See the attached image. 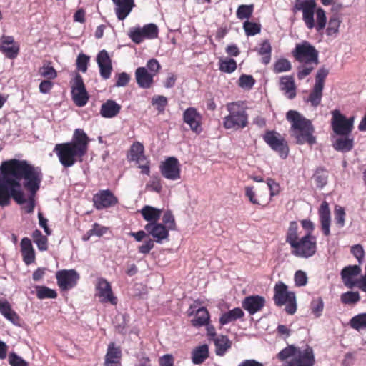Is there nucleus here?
Segmentation results:
<instances>
[{"label": "nucleus", "mask_w": 366, "mask_h": 366, "mask_svg": "<svg viewBox=\"0 0 366 366\" xmlns=\"http://www.w3.org/2000/svg\"><path fill=\"white\" fill-rule=\"evenodd\" d=\"M0 206L10 204L12 197L18 204L26 202L24 194L20 190V181L24 179V187L34 196L40 187L43 174L39 167L29 164L26 160L11 159L4 161L0 167Z\"/></svg>", "instance_id": "obj_1"}, {"label": "nucleus", "mask_w": 366, "mask_h": 366, "mask_svg": "<svg viewBox=\"0 0 366 366\" xmlns=\"http://www.w3.org/2000/svg\"><path fill=\"white\" fill-rule=\"evenodd\" d=\"M89 138L82 129H76L71 141L56 144L54 152L64 168L81 162L89 149Z\"/></svg>", "instance_id": "obj_2"}, {"label": "nucleus", "mask_w": 366, "mask_h": 366, "mask_svg": "<svg viewBox=\"0 0 366 366\" xmlns=\"http://www.w3.org/2000/svg\"><path fill=\"white\" fill-rule=\"evenodd\" d=\"M298 229L299 227L297 222H290L285 241L290 245L291 253L294 256L301 258L311 257L317 252L316 237L312 234H305L300 238Z\"/></svg>", "instance_id": "obj_3"}, {"label": "nucleus", "mask_w": 366, "mask_h": 366, "mask_svg": "<svg viewBox=\"0 0 366 366\" xmlns=\"http://www.w3.org/2000/svg\"><path fill=\"white\" fill-rule=\"evenodd\" d=\"M286 117L291 124L290 135L295 139L297 144L310 146L316 144L315 127L310 119L295 110L287 112Z\"/></svg>", "instance_id": "obj_4"}, {"label": "nucleus", "mask_w": 366, "mask_h": 366, "mask_svg": "<svg viewBox=\"0 0 366 366\" xmlns=\"http://www.w3.org/2000/svg\"><path fill=\"white\" fill-rule=\"evenodd\" d=\"M292 56L302 64L297 68V76L302 80L309 76L319 64V52L309 41L297 44L292 51Z\"/></svg>", "instance_id": "obj_5"}, {"label": "nucleus", "mask_w": 366, "mask_h": 366, "mask_svg": "<svg viewBox=\"0 0 366 366\" xmlns=\"http://www.w3.org/2000/svg\"><path fill=\"white\" fill-rule=\"evenodd\" d=\"M276 357L280 362L285 361L284 366H314L315 364L313 350L309 346L301 350L290 345L277 353Z\"/></svg>", "instance_id": "obj_6"}, {"label": "nucleus", "mask_w": 366, "mask_h": 366, "mask_svg": "<svg viewBox=\"0 0 366 366\" xmlns=\"http://www.w3.org/2000/svg\"><path fill=\"white\" fill-rule=\"evenodd\" d=\"M316 2L315 0H306L303 3L295 4L293 11H302V19L306 26L312 29L315 27L317 31H322L326 25L327 17L325 11L322 8L315 10Z\"/></svg>", "instance_id": "obj_7"}, {"label": "nucleus", "mask_w": 366, "mask_h": 366, "mask_svg": "<svg viewBox=\"0 0 366 366\" xmlns=\"http://www.w3.org/2000/svg\"><path fill=\"white\" fill-rule=\"evenodd\" d=\"M228 114L222 119L223 127L233 131L242 130L249 124L248 114L242 102H232L226 104Z\"/></svg>", "instance_id": "obj_8"}, {"label": "nucleus", "mask_w": 366, "mask_h": 366, "mask_svg": "<svg viewBox=\"0 0 366 366\" xmlns=\"http://www.w3.org/2000/svg\"><path fill=\"white\" fill-rule=\"evenodd\" d=\"M273 300L277 306L285 305V311L289 315H293L297 310L295 294L288 291L287 286L282 282L275 285Z\"/></svg>", "instance_id": "obj_9"}, {"label": "nucleus", "mask_w": 366, "mask_h": 366, "mask_svg": "<svg viewBox=\"0 0 366 366\" xmlns=\"http://www.w3.org/2000/svg\"><path fill=\"white\" fill-rule=\"evenodd\" d=\"M328 74L329 70L325 67H321L317 70V72L315 75V83L307 98L306 99V102H310V104L314 107H317L321 103L323 95L325 81Z\"/></svg>", "instance_id": "obj_10"}, {"label": "nucleus", "mask_w": 366, "mask_h": 366, "mask_svg": "<svg viewBox=\"0 0 366 366\" xmlns=\"http://www.w3.org/2000/svg\"><path fill=\"white\" fill-rule=\"evenodd\" d=\"M355 117L347 118L337 109L332 112L331 126L333 132L340 136H348L353 130Z\"/></svg>", "instance_id": "obj_11"}, {"label": "nucleus", "mask_w": 366, "mask_h": 366, "mask_svg": "<svg viewBox=\"0 0 366 366\" xmlns=\"http://www.w3.org/2000/svg\"><path fill=\"white\" fill-rule=\"evenodd\" d=\"M262 138L272 150L279 154L281 158L287 157L290 149L287 141L280 133L274 130H267Z\"/></svg>", "instance_id": "obj_12"}, {"label": "nucleus", "mask_w": 366, "mask_h": 366, "mask_svg": "<svg viewBox=\"0 0 366 366\" xmlns=\"http://www.w3.org/2000/svg\"><path fill=\"white\" fill-rule=\"evenodd\" d=\"M71 99L77 107H81L85 106L89 99V95L86 89L85 84L82 76L79 74H76L71 86Z\"/></svg>", "instance_id": "obj_13"}, {"label": "nucleus", "mask_w": 366, "mask_h": 366, "mask_svg": "<svg viewBox=\"0 0 366 366\" xmlns=\"http://www.w3.org/2000/svg\"><path fill=\"white\" fill-rule=\"evenodd\" d=\"M159 29L154 24H148L143 27H135L129 31V36L135 44L142 43L144 39H153L158 37Z\"/></svg>", "instance_id": "obj_14"}, {"label": "nucleus", "mask_w": 366, "mask_h": 366, "mask_svg": "<svg viewBox=\"0 0 366 366\" xmlns=\"http://www.w3.org/2000/svg\"><path fill=\"white\" fill-rule=\"evenodd\" d=\"M93 204L97 210H102L115 207L119 199L110 189H101L94 194Z\"/></svg>", "instance_id": "obj_15"}, {"label": "nucleus", "mask_w": 366, "mask_h": 366, "mask_svg": "<svg viewBox=\"0 0 366 366\" xmlns=\"http://www.w3.org/2000/svg\"><path fill=\"white\" fill-rule=\"evenodd\" d=\"M178 159L171 157L162 162L159 166L162 175L169 180L175 181L181 177V167Z\"/></svg>", "instance_id": "obj_16"}, {"label": "nucleus", "mask_w": 366, "mask_h": 366, "mask_svg": "<svg viewBox=\"0 0 366 366\" xmlns=\"http://www.w3.org/2000/svg\"><path fill=\"white\" fill-rule=\"evenodd\" d=\"M56 278L60 289L68 290L76 285L80 277L75 269H62L56 272Z\"/></svg>", "instance_id": "obj_17"}, {"label": "nucleus", "mask_w": 366, "mask_h": 366, "mask_svg": "<svg viewBox=\"0 0 366 366\" xmlns=\"http://www.w3.org/2000/svg\"><path fill=\"white\" fill-rule=\"evenodd\" d=\"M96 290L102 303L110 302L113 305L117 304V298L114 295L110 283L104 278H99L96 284Z\"/></svg>", "instance_id": "obj_18"}, {"label": "nucleus", "mask_w": 366, "mask_h": 366, "mask_svg": "<svg viewBox=\"0 0 366 366\" xmlns=\"http://www.w3.org/2000/svg\"><path fill=\"white\" fill-rule=\"evenodd\" d=\"M183 121L189 126L190 129L199 134L202 130V115L194 107H189L183 113Z\"/></svg>", "instance_id": "obj_19"}, {"label": "nucleus", "mask_w": 366, "mask_h": 366, "mask_svg": "<svg viewBox=\"0 0 366 366\" xmlns=\"http://www.w3.org/2000/svg\"><path fill=\"white\" fill-rule=\"evenodd\" d=\"M0 41V51L8 59H15L19 53L20 46L19 44L15 41L14 36L3 35Z\"/></svg>", "instance_id": "obj_20"}, {"label": "nucleus", "mask_w": 366, "mask_h": 366, "mask_svg": "<svg viewBox=\"0 0 366 366\" xmlns=\"http://www.w3.org/2000/svg\"><path fill=\"white\" fill-rule=\"evenodd\" d=\"M148 234L153 237L155 242L161 244L169 237V231L163 224L158 222L148 223L144 227Z\"/></svg>", "instance_id": "obj_21"}, {"label": "nucleus", "mask_w": 366, "mask_h": 366, "mask_svg": "<svg viewBox=\"0 0 366 366\" xmlns=\"http://www.w3.org/2000/svg\"><path fill=\"white\" fill-rule=\"evenodd\" d=\"M97 62L102 78L104 79H109L112 71V59L106 50H102L98 53Z\"/></svg>", "instance_id": "obj_22"}, {"label": "nucleus", "mask_w": 366, "mask_h": 366, "mask_svg": "<svg viewBox=\"0 0 366 366\" xmlns=\"http://www.w3.org/2000/svg\"><path fill=\"white\" fill-rule=\"evenodd\" d=\"M122 355L121 347L114 342H110L104 357V366H122Z\"/></svg>", "instance_id": "obj_23"}, {"label": "nucleus", "mask_w": 366, "mask_h": 366, "mask_svg": "<svg viewBox=\"0 0 366 366\" xmlns=\"http://www.w3.org/2000/svg\"><path fill=\"white\" fill-rule=\"evenodd\" d=\"M321 229L325 236L330 235L331 212L329 204L323 201L318 209Z\"/></svg>", "instance_id": "obj_24"}, {"label": "nucleus", "mask_w": 366, "mask_h": 366, "mask_svg": "<svg viewBox=\"0 0 366 366\" xmlns=\"http://www.w3.org/2000/svg\"><path fill=\"white\" fill-rule=\"evenodd\" d=\"M242 305L250 315H254L264 307L265 300L259 295H251L245 297Z\"/></svg>", "instance_id": "obj_25"}, {"label": "nucleus", "mask_w": 366, "mask_h": 366, "mask_svg": "<svg viewBox=\"0 0 366 366\" xmlns=\"http://www.w3.org/2000/svg\"><path fill=\"white\" fill-rule=\"evenodd\" d=\"M115 7V13L119 20H124L135 6L134 0H112Z\"/></svg>", "instance_id": "obj_26"}, {"label": "nucleus", "mask_w": 366, "mask_h": 366, "mask_svg": "<svg viewBox=\"0 0 366 366\" xmlns=\"http://www.w3.org/2000/svg\"><path fill=\"white\" fill-rule=\"evenodd\" d=\"M154 74L149 73L145 67H138L135 71V78L138 86L143 89H149L154 83Z\"/></svg>", "instance_id": "obj_27"}, {"label": "nucleus", "mask_w": 366, "mask_h": 366, "mask_svg": "<svg viewBox=\"0 0 366 366\" xmlns=\"http://www.w3.org/2000/svg\"><path fill=\"white\" fill-rule=\"evenodd\" d=\"M0 313L14 325H19L20 317L6 299L0 298Z\"/></svg>", "instance_id": "obj_28"}, {"label": "nucleus", "mask_w": 366, "mask_h": 366, "mask_svg": "<svg viewBox=\"0 0 366 366\" xmlns=\"http://www.w3.org/2000/svg\"><path fill=\"white\" fill-rule=\"evenodd\" d=\"M21 252L23 260L26 265H29L35 261V251L30 239L24 237L21 241Z\"/></svg>", "instance_id": "obj_29"}, {"label": "nucleus", "mask_w": 366, "mask_h": 366, "mask_svg": "<svg viewBox=\"0 0 366 366\" xmlns=\"http://www.w3.org/2000/svg\"><path fill=\"white\" fill-rule=\"evenodd\" d=\"M361 268L359 265H349L345 267L341 271V277L344 284L347 287H352L354 282L352 278L358 276L361 273Z\"/></svg>", "instance_id": "obj_30"}, {"label": "nucleus", "mask_w": 366, "mask_h": 366, "mask_svg": "<svg viewBox=\"0 0 366 366\" xmlns=\"http://www.w3.org/2000/svg\"><path fill=\"white\" fill-rule=\"evenodd\" d=\"M121 105L112 99L107 100L100 108V114L104 118H113L118 115L121 110Z\"/></svg>", "instance_id": "obj_31"}, {"label": "nucleus", "mask_w": 366, "mask_h": 366, "mask_svg": "<svg viewBox=\"0 0 366 366\" xmlns=\"http://www.w3.org/2000/svg\"><path fill=\"white\" fill-rule=\"evenodd\" d=\"M280 89L292 99L296 96V86L292 76H285L280 79Z\"/></svg>", "instance_id": "obj_32"}, {"label": "nucleus", "mask_w": 366, "mask_h": 366, "mask_svg": "<svg viewBox=\"0 0 366 366\" xmlns=\"http://www.w3.org/2000/svg\"><path fill=\"white\" fill-rule=\"evenodd\" d=\"M210 322V315L207 309L204 307L199 308L195 314L194 317L191 320V324L195 327H200L207 325Z\"/></svg>", "instance_id": "obj_33"}, {"label": "nucleus", "mask_w": 366, "mask_h": 366, "mask_svg": "<svg viewBox=\"0 0 366 366\" xmlns=\"http://www.w3.org/2000/svg\"><path fill=\"white\" fill-rule=\"evenodd\" d=\"M209 357V347L202 345L195 347L192 352V361L195 365L203 363Z\"/></svg>", "instance_id": "obj_34"}, {"label": "nucleus", "mask_w": 366, "mask_h": 366, "mask_svg": "<svg viewBox=\"0 0 366 366\" xmlns=\"http://www.w3.org/2000/svg\"><path fill=\"white\" fill-rule=\"evenodd\" d=\"M215 352L218 356H223L226 352L231 348L232 341L226 335H220L214 338Z\"/></svg>", "instance_id": "obj_35"}, {"label": "nucleus", "mask_w": 366, "mask_h": 366, "mask_svg": "<svg viewBox=\"0 0 366 366\" xmlns=\"http://www.w3.org/2000/svg\"><path fill=\"white\" fill-rule=\"evenodd\" d=\"M244 316L243 310L239 307H235L223 313L219 318V323L221 325H224L231 322L236 321L237 319L242 318Z\"/></svg>", "instance_id": "obj_36"}, {"label": "nucleus", "mask_w": 366, "mask_h": 366, "mask_svg": "<svg viewBox=\"0 0 366 366\" xmlns=\"http://www.w3.org/2000/svg\"><path fill=\"white\" fill-rule=\"evenodd\" d=\"M354 146V140L349 138L348 136H344L337 138L332 144L333 148L338 152H348L351 151Z\"/></svg>", "instance_id": "obj_37"}, {"label": "nucleus", "mask_w": 366, "mask_h": 366, "mask_svg": "<svg viewBox=\"0 0 366 366\" xmlns=\"http://www.w3.org/2000/svg\"><path fill=\"white\" fill-rule=\"evenodd\" d=\"M144 220L151 222H157L162 214V210L151 206L146 205L140 211Z\"/></svg>", "instance_id": "obj_38"}, {"label": "nucleus", "mask_w": 366, "mask_h": 366, "mask_svg": "<svg viewBox=\"0 0 366 366\" xmlns=\"http://www.w3.org/2000/svg\"><path fill=\"white\" fill-rule=\"evenodd\" d=\"M258 53L259 55L262 56V63L267 65L270 62L271 60V53H272V46L269 41L266 39L262 41L260 44V47L258 50Z\"/></svg>", "instance_id": "obj_39"}, {"label": "nucleus", "mask_w": 366, "mask_h": 366, "mask_svg": "<svg viewBox=\"0 0 366 366\" xmlns=\"http://www.w3.org/2000/svg\"><path fill=\"white\" fill-rule=\"evenodd\" d=\"M32 237L39 250L46 251L48 249V239L46 236L42 234L40 230L35 229L33 232Z\"/></svg>", "instance_id": "obj_40"}, {"label": "nucleus", "mask_w": 366, "mask_h": 366, "mask_svg": "<svg viewBox=\"0 0 366 366\" xmlns=\"http://www.w3.org/2000/svg\"><path fill=\"white\" fill-rule=\"evenodd\" d=\"M350 325L357 331L366 330V312L358 314L352 317L350 320Z\"/></svg>", "instance_id": "obj_41"}, {"label": "nucleus", "mask_w": 366, "mask_h": 366, "mask_svg": "<svg viewBox=\"0 0 366 366\" xmlns=\"http://www.w3.org/2000/svg\"><path fill=\"white\" fill-rule=\"evenodd\" d=\"M341 23L342 20L338 16L333 15L330 17L326 29V34L327 36L336 35L339 32V28Z\"/></svg>", "instance_id": "obj_42"}, {"label": "nucleus", "mask_w": 366, "mask_h": 366, "mask_svg": "<svg viewBox=\"0 0 366 366\" xmlns=\"http://www.w3.org/2000/svg\"><path fill=\"white\" fill-rule=\"evenodd\" d=\"M36 297L40 299H55L57 297V292L56 290L47 287L46 286H37Z\"/></svg>", "instance_id": "obj_43"}, {"label": "nucleus", "mask_w": 366, "mask_h": 366, "mask_svg": "<svg viewBox=\"0 0 366 366\" xmlns=\"http://www.w3.org/2000/svg\"><path fill=\"white\" fill-rule=\"evenodd\" d=\"M340 300L345 305H355L360 300L358 292L348 291L340 295Z\"/></svg>", "instance_id": "obj_44"}, {"label": "nucleus", "mask_w": 366, "mask_h": 366, "mask_svg": "<svg viewBox=\"0 0 366 366\" xmlns=\"http://www.w3.org/2000/svg\"><path fill=\"white\" fill-rule=\"evenodd\" d=\"M237 69V62L234 59L227 58L219 60V70L222 72L231 74Z\"/></svg>", "instance_id": "obj_45"}, {"label": "nucleus", "mask_w": 366, "mask_h": 366, "mask_svg": "<svg viewBox=\"0 0 366 366\" xmlns=\"http://www.w3.org/2000/svg\"><path fill=\"white\" fill-rule=\"evenodd\" d=\"M254 8V4H242L239 6L236 11L237 17L241 20L244 19H249L253 14Z\"/></svg>", "instance_id": "obj_46"}, {"label": "nucleus", "mask_w": 366, "mask_h": 366, "mask_svg": "<svg viewBox=\"0 0 366 366\" xmlns=\"http://www.w3.org/2000/svg\"><path fill=\"white\" fill-rule=\"evenodd\" d=\"M144 155V148L142 143L139 142H134L129 150V160L134 161Z\"/></svg>", "instance_id": "obj_47"}, {"label": "nucleus", "mask_w": 366, "mask_h": 366, "mask_svg": "<svg viewBox=\"0 0 366 366\" xmlns=\"http://www.w3.org/2000/svg\"><path fill=\"white\" fill-rule=\"evenodd\" d=\"M152 104L155 107L159 114L164 113L168 104L167 97L162 95L154 96L152 99Z\"/></svg>", "instance_id": "obj_48"}, {"label": "nucleus", "mask_w": 366, "mask_h": 366, "mask_svg": "<svg viewBox=\"0 0 366 366\" xmlns=\"http://www.w3.org/2000/svg\"><path fill=\"white\" fill-rule=\"evenodd\" d=\"M313 179L316 186L319 188H322L327 182V172L323 169H317L313 175Z\"/></svg>", "instance_id": "obj_49"}, {"label": "nucleus", "mask_w": 366, "mask_h": 366, "mask_svg": "<svg viewBox=\"0 0 366 366\" xmlns=\"http://www.w3.org/2000/svg\"><path fill=\"white\" fill-rule=\"evenodd\" d=\"M292 69L291 63L287 59H280L274 64L273 71L278 74L285 71H289Z\"/></svg>", "instance_id": "obj_50"}, {"label": "nucleus", "mask_w": 366, "mask_h": 366, "mask_svg": "<svg viewBox=\"0 0 366 366\" xmlns=\"http://www.w3.org/2000/svg\"><path fill=\"white\" fill-rule=\"evenodd\" d=\"M243 29L247 36H254L261 31V25L259 24L246 21L243 24Z\"/></svg>", "instance_id": "obj_51"}, {"label": "nucleus", "mask_w": 366, "mask_h": 366, "mask_svg": "<svg viewBox=\"0 0 366 366\" xmlns=\"http://www.w3.org/2000/svg\"><path fill=\"white\" fill-rule=\"evenodd\" d=\"M255 84V79L252 75L242 74L240 76L238 85L239 87L250 89Z\"/></svg>", "instance_id": "obj_52"}, {"label": "nucleus", "mask_w": 366, "mask_h": 366, "mask_svg": "<svg viewBox=\"0 0 366 366\" xmlns=\"http://www.w3.org/2000/svg\"><path fill=\"white\" fill-rule=\"evenodd\" d=\"M310 308L315 317H320L324 309V302L322 299L321 297H318L313 300L311 302Z\"/></svg>", "instance_id": "obj_53"}, {"label": "nucleus", "mask_w": 366, "mask_h": 366, "mask_svg": "<svg viewBox=\"0 0 366 366\" xmlns=\"http://www.w3.org/2000/svg\"><path fill=\"white\" fill-rule=\"evenodd\" d=\"M267 184L269 189L270 198H269V200L267 201L264 205H263V207L267 206L269 204V202H270L272 197L279 194V193L280 192V186L274 179H273L272 178H268L267 179Z\"/></svg>", "instance_id": "obj_54"}, {"label": "nucleus", "mask_w": 366, "mask_h": 366, "mask_svg": "<svg viewBox=\"0 0 366 366\" xmlns=\"http://www.w3.org/2000/svg\"><path fill=\"white\" fill-rule=\"evenodd\" d=\"M345 212L343 207L336 206L335 208V221L337 226L342 228L345 225Z\"/></svg>", "instance_id": "obj_55"}, {"label": "nucleus", "mask_w": 366, "mask_h": 366, "mask_svg": "<svg viewBox=\"0 0 366 366\" xmlns=\"http://www.w3.org/2000/svg\"><path fill=\"white\" fill-rule=\"evenodd\" d=\"M106 232H107L106 227H102L97 223H94L93 224L92 228L87 232V233H86L87 237L84 236L83 237V239L88 240L89 239V237L93 235H96L97 237H101L103 234H104L106 233Z\"/></svg>", "instance_id": "obj_56"}, {"label": "nucleus", "mask_w": 366, "mask_h": 366, "mask_svg": "<svg viewBox=\"0 0 366 366\" xmlns=\"http://www.w3.org/2000/svg\"><path fill=\"white\" fill-rule=\"evenodd\" d=\"M39 74L41 76L48 79H54L57 76V73L54 68L49 64L41 67L39 69Z\"/></svg>", "instance_id": "obj_57"}, {"label": "nucleus", "mask_w": 366, "mask_h": 366, "mask_svg": "<svg viewBox=\"0 0 366 366\" xmlns=\"http://www.w3.org/2000/svg\"><path fill=\"white\" fill-rule=\"evenodd\" d=\"M163 224L167 227L168 231L175 229L176 223L174 215L171 211L164 212L162 217Z\"/></svg>", "instance_id": "obj_58"}, {"label": "nucleus", "mask_w": 366, "mask_h": 366, "mask_svg": "<svg viewBox=\"0 0 366 366\" xmlns=\"http://www.w3.org/2000/svg\"><path fill=\"white\" fill-rule=\"evenodd\" d=\"M134 162L139 164V167L141 169V173L147 175L150 174V162L147 159V157L144 155L138 159H135Z\"/></svg>", "instance_id": "obj_59"}, {"label": "nucleus", "mask_w": 366, "mask_h": 366, "mask_svg": "<svg viewBox=\"0 0 366 366\" xmlns=\"http://www.w3.org/2000/svg\"><path fill=\"white\" fill-rule=\"evenodd\" d=\"M89 62V56L84 54H80L77 56L76 66L79 71L86 72L87 71L88 64Z\"/></svg>", "instance_id": "obj_60"}, {"label": "nucleus", "mask_w": 366, "mask_h": 366, "mask_svg": "<svg viewBox=\"0 0 366 366\" xmlns=\"http://www.w3.org/2000/svg\"><path fill=\"white\" fill-rule=\"evenodd\" d=\"M147 188L151 191L159 193L162 189L161 179L157 176L152 177L150 182L147 184Z\"/></svg>", "instance_id": "obj_61"}, {"label": "nucleus", "mask_w": 366, "mask_h": 366, "mask_svg": "<svg viewBox=\"0 0 366 366\" xmlns=\"http://www.w3.org/2000/svg\"><path fill=\"white\" fill-rule=\"evenodd\" d=\"M9 363L11 366H28L27 362L15 352H11L9 355Z\"/></svg>", "instance_id": "obj_62"}, {"label": "nucleus", "mask_w": 366, "mask_h": 366, "mask_svg": "<svg viewBox=\"0 0 366 366\" xmlns=\"http://www.w3.org/2000/svg\"><path fill=\"white\" fill-rule=\"evenodd\" d=\"M351 253L358 260L359 263L361 264L365 257V251L362 245L355 244L352 246L351 247Z\"/></svg>", "instance_id": "obj_63"}, {"label": "nucleus", "mask_w": 366, "mask_h": 366, "mask_svg": "<svg viewBox=\"0 0 366 366\" xmlns=\"http://www.w3.org/2000/svg\"><path fill=\"white\" fill-rule=\"evenodd\" d=\"M245 196L248 198L249 201L253 204L260 205V202L257 199L256 193L254 190V187L247 186L244 188Z\"/></svg>", "instance_id": "obj_64"}]
</instances>
